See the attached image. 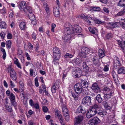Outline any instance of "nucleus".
I'll list each match as a JSON object with an SVG mask.
<instances>
[{
	"label": "nucleus",
	"instance_id": "nucleus-28",
	"mask_svg": "<svg viewBox=\"0 0 125 125\" xmlns=\"http://www.w3.org/2000/svg\"><path fill=\"white\" fill-rule=\"evenodd\" d=\"M99 57L102 58L105 56V54L103 50L101 49H99L98 51Z\"/></svg>",
	"mask_w": 125,
	"mask_h": 125
},
{
	"label": "nucleus",
	"instance_id": "nucleus-3",
	"mask_svg": "<svg viewBox=\"0 0 125 125\" xmlns=\"http://www.w3.org/2000/svg\"><path fill=\"white\" fill-rule=\"evenodd\" d=\"M53 52L54 58L53 61L54 62H56L60 58V51L58 47H55L53 48Z\"/></svg>",
	"mask_w": 125,
	"mask_h": 125
},
{
	"label": "nucleus",
	"instance_id": "nucleus-64",
	"mask_svg": "<svg viewBox=\"0 0 125 125\" xmlns=\"http://www.w3.org/2000/svg\"><path fill=\"white\" fill-rule=\"evenodd\" d=\"M42 109L43 111L45 112H47L48 110L47 108L45 106H43Z\"/></svg>",
	"mask_w": 125,
	"mask_h": 125
},
{
	"label": "nucleus",
	"instance_id": "nucleus-15",
	"mask_svg": "<svg viewBox=\"0 0 125 125\" xmlns=\"http://www.w3.org/2000/svg\"><path fill=\"white\" fill-rule=\"evenodd\" d=\"M91 89L96 92H100V89L97 84L96 83H94L92 84Z\"/></svg>",
	"mask_w": 125,
	"mask_h": 125
},
{
	"label": "nucleus",
	"instance_id": "nucleus-37",
	"mask_svg": "<svg viewBox=\"0 0 125 125\" xmlns=\"http://www.w3.org/2000/svg\"><path fill=\"white\" fill-rule=\"evenodd\" d=\"M82 59L80 57L75 59V63L78 65H79L81 64L82 63Z\"/></svg>",
	"mask_w": 125,
	"mask_h": 125
},
{
	"label": "nucleus",
	"instance_id": "nucleus-18",
	"mask_svg": "<svg viewBox=\"0 0 125 125\" xmlns=\"http://www.w3.org/2000/svg\"><path fill=\"white\" fill-rule=\"evenodd\" d=\"M19 6V9L21 11H23L27 7L25 2L24 1H21L20 3Z\"/></svg>",
	"mask_w": 125,
	"mask_h": 125
},
{
	"label": "nucleus",
	"instance_id": "nucleus-51",
	"mask_svg": "<svg viewBox=\"0 0 125 125\" xmlns=\"http://www.w3.org/2000/svg\"><path fill=\"white\" fill-rule=\"evenodd\" d=\"M10 77L13 80L16 81L17 79V75L16 73L10 76Z\"/></svg>",
	"mask_w": 125,
	"mask_h": 125
},
{
	"label": "nucleus",
	"instance_id": "nucleus-13",
	"mask_svg": "<svg viewBox=\"0 0 125 125\" xmlns=\"http://www.w3.org/2000/svg\"><path fill=\"white\" fill-rule=\"evenodd\" d=\"M73 31L74 33H79L81 32L82 28L81 27L77 25H74L73 27Z\"/></svg>",
	"mask_w": 125,
	"mask_h": 125
},
{
	"label": "nucleus",
	"instance_id": "nucleus-39",
	"mask_svg": "<svg viewBox=\"0 0 125 125\" xmlns=\"http://www.w3.org/2000/svg\"><path fill=\"white\" fill-rule=\"evenodd\" d=\"M115 81V82L116 79H117L118 75L114 71H112L111 73Z\"/></svg>",
	"mask_w": 125,
	"mask_h": 125
},
{
	"label": "nucleus",
	"instance_id": "nucleus-7",
	"mask_svg": "<svg viewBox=\"0 0 125 125\" xmlns=\"http://www.w3.org/2000/svg\"><path fill=\"white\" fill-rule=\"evenodd\" d=\"M90 125H98L101 122L100 120L97 117H95L90 120Z\"/></svg>",
	"mask_w": 125,
	"mask_h": 125
},
{
	"label": "nucleus",
	"instance_id": "nucleus-58",
	"mask_svg": "<svg viewBox=\"0 0 125 125\" xmlns=\"http://www.w3.org/2000/svg\"><path fill=\"white\" fill-rule=\"evenodd\" d=\"M7 37L8 39H11L12 38V34L9 33H8L7 35Z\"/></svg>",
	"mask_w": 125,
	"mask_h": 125
},
{
	"label": "nucleus",
	"instance_id": "nucleus-57",
	"mask_svg": "<svg viewBox=\"0 0 125 125\" xmlns=\"http://www.w3.org/2000/svg\"><path fill=\"white\" fill-rule=\"evenodd\" d=\"M88 29L93 34H95V31L91 27H89Z\"/></svg>",
	"mask_w": 125,
	"mask_h": 125
},
{
	"label": "nucleus",
	"instance_id": "nucleus-20",
	"mask_svg": "<svg viewBox=\"0 0 125 125\" xmlns=\"http://www.w3.org/2000/svg\"><path fill=\"white\" fill-rule=\"evenodd\" d=\"M6 71L7 73H10V76L16 73L14 70L12 68L10 67L7 68L6 69Z\"/></svg>",
	"mask_w": 125,
	"mask_h": 125
},
{
	"label": "nucleus",
	"instance_id": "nucleus-41",
	"mask_svg": "<svg viewBox=\"0 0 125 125\" xmlns=\"http://www.w3.org/2000/svg\"><path fill=\"white\" fill-rule=\"evenodd\" d=\"M62 111L63 113L65 114L66 113H69L68 110L66 107V105L62 106Z\"/></svg>",
	"mask_w": 125,
	"mask_h": 125
},
{
	"label": "nucleus",
	"instance_id": "nucleus-4",
	"mask_svg": "<svg viewBox=\"0 0 125 125\" xmlns=\"http://www.w3.org/2000/svg\"><path fill=\"white\" fill-rule=\"evenodd\" d=\"M72 74L73 76L78 78L82 74V72L81 68H77L75 70H73Z\"/></svg>",
	"mask_w": 125,
	"mask_h": 125
},
{
	"label": "nucleus",
	"instance_id": "nucleus-43",
	"mask_svg": "<svg viewBox=\"0 0 125 125\" xmlns=\"http://www.w3.org/2000/svg\"><path fill=\"white\" fill-rule=\"evenodd\" d=\"M87 22L89 25L91 24L92 21L93 20L92 18L90 16H87L86 19Z\"/></svg>",
	"mask_w": 125,
	"mask_h": 125
},
{
	"label": "nucleus",
	"instance_id": "nucleus-30",
	"mask_svg": "<svg viewBox=\"0 0 125 125\" xmlns=\"http://www.w3.org/2000/svg\"><path fill=\"white\" fill-rule=\"evenodd\" d=\"M14 62L15 64L20 69H21V67L20 63L19 62V60L18 59L15 58L14 59Z\"/></svg>",
	"mask_w": 125,
	"mask_h": 125
},
{
	"label": "nucleus",
	"instance_id": "nucleus-2",
	"mask_svg": "<svg viewBox=\"0 0 125 125\" xmlns=\"http://www.w3.org/2000/svg\"><path fill=\"white\" fill-rule=\"evenodd\" d=\"M64 27V30L65 35H70L73 33V27L69 23L65 24Z\"/></svg>",
	"mask_w": 125,
	"mask_h": 125
},
{
	"label": "nucleus",
	"instance_id": "nucleus-46",
	"mask_svg": "<svg viewBox=\"0 0 125 125\" xmlns=\"http://www.w3.org/2000/svg\"><path fill=\"white\" fill-rule=\"evenodd\" d=\"M5 109L7 111L9 112H11L12 111L11 107L7 105H5Z\"/></svg>",
	"mask_w": 125,
	"mask_h": 125
},
{
	"label": "nucleus",
	"instance_id": "nucleus-52",
	"mask_svg": "<svg viewBox=\"0 0 125 125\" xmlns=\"http://www.w3.org/2000/svg\"><path fill=\"white\" fill-rule=\"evenodd\" d=\"M73 56V55L71 54H69V53H66L65 55H64V57L65 58H72Z\"/></svg>",
	"mask_w": 125,
	"mask_h": 125
},
{
	"label": "nucleus",
	"instance_id": "nucleus-48",
	"mask_svg": "<svg viewBox=\"0 0 125 125\" xmlns=\"http://www.w3.org/2000/svg\"><path fill=\"white\" fill-rule=\"evenodd\" d=\"M118 5L120 6H125V2L124 0H120L119 2Z\"/></svg>",
	"mask_w": 125,
	"mask_h": 125
},
{
	"label": "nucleus",
	"instance_id": "nucleus-33",
	"mask_svg": "<svg viewBox=\"0 0 125 125\" xmlns=\"http://www.w3.org/2000/svg\"><path fill=\"white\" fill-rule=\"evenodd\" d=\"M96 99L98 102L99 103H101L103 101V99L100 94H98L96 96Z\"/></svg>",
	"mask_w": 125,
	"mask_h": 125
},
{
	"label": "nucleus",
	"instance_id": "nucleus-53",
	"mask_svg": "<svg viewBox=\"0 0 125 125\" xmlns=\"http://www.w3.org/2000/svg\"><path fill=\"white\" fill-rule=\"evenodd\" d=\"M117 23L116 22L115 23H111V28H115L117 26Z\"/></svg>",
	"mask_w": 125,
	"mask_h": 125
},
{
	"label": "nucleus",
	"instance_id": "nucleus-60",
	"mask_svg": "<svg viewBox=\"0 0 125 125\" xmlns=\"http://www.w3.org/2000/svg\"><path fill=\"white\" fill-rule=\"evenodd\" d=\"M104 90L107 92H109L110 91V89L108 87H104Z\"/></svg>",
	"mask_w": 125,
	"mask_h": 125
},
{
	"label": "nucleus",
	"instance_id": "nucleus-1",
	"mask_svg": "<svg viewBox=\"0 0 125 125\" xmlns=\"http://www.w3.org/2000/svg\"><path fill=\"white\" fill-rule=\"evenodd\" d=\"M102 107L100 105L95 104L91 107H90L88 110L86 114L87 118L92 117L97 113L98 111L101 110Z\"/></svg>",
	"mask_w": 125,
	"mask_h": 125
},
{
	"label": "nucleus",
	"instance_id": "nucleus-34",
	"mask_svg": "<svg viewBox=\"0 0 125 125\" xmlns=\"http://www.w3.org/2000/svg\"><path fill=\"white\" fill-rule=\"evenodd\" d=\"M119 59L117 58L115 62V63H114V66L115 67L119 68L120 66V62L119 60Z\"/></svg>",
	"mask_w": 125,
	"mask_h": 125
},
{
	"label": "nucleus",
	"instance_id": "nucleus-14",
	"mask_svg": "<svg viewBox=\"0 0 125 125\" xmlns=\"http://www.w3.org/2000/svg\"><path fill=\"white\" fill-rule=\"evenodd\" d=\"M83 117L82 116H78L75 118V120L74 122V125H77L80 123L83 120Z\"/></svg>",
	"mask_w": 125,
	"mask_h": 125
},
{
	"label": "nucleus",
	"instance_id": "nucleus-63",
	"mask_svg": "<svg viewBox=\"0 0 125 125\" xmlns=\"http://www.w3.org/2000/svg\"><path fill=\"white\" fill-rule=\"evenodd\" d=\"M30 74L31 76L33 75V73H34L35 72H34L33 70L32 69H30Z\"/></svg>",
	"mask_w": 125,
	"mask_h": 125
},
{
	"label": "nucleus",
	"instance_id": "nucleus-55",
	"mask_svg": "<svg viewBox=\"0 0 125 125\" xmlns=\"http://www.w3.org/2000/svg\"><path fill=\"white\" fill-rule=\"evenodd\" d=\"M120 46L121 47L122 49L124 50V48H125V41H124L123 42H122Z\"/></svg>",
	"mask_w": 125,
	"mask_h": 125
},
{
	"label": "nucleus",
	"instance_id": "nucleus-9",
	"mask_svg": "<svg viewBox=\"0 0 125 125\" xmlns=\"http://www.w3.org/2000/svg\"><path fill=\"white\" fill-rule=\"evenodd\" d=\"M89 51V49L85 47H82L80 53L81 56L83 58H85Z\"/></svg>",
	"mask_w": 125,
	"mask_h": 125
},
{
	"label": "nucleus",
	"instance_id": "nucleus-23",
	"mask_svg": "<svg viewBox=\"0 0 125 125\" xmlns=\"http://www.w3.org/2000/svg\"><path fill=\"white\" fill-rule=\"evenodd\" d=\"M18 51L17 55L18 57L20 59H23V61H24V58L23 56L22 50L21 49L19 48L18 49Z\"/></svg>",
	"mask_w": 125,
	"mask_h": 125
},
{
	"label": "nucleus",
	"instance_id": "nucleus-36",
	"mask_svg": "<svg viewBox=\"0 0 125 125\" xmlns=\"http://www.w3.org/2000/svg\"><path fill=\"white\" fill-rule=\"evenodd\" d=\"M125 14V9H123V10L118 12L117 14L115 15V16H121L124 15Z\"/></svg>",
	"mask_w": 125,
	"mask_h": 125
},
{
	"label": "nucleus",
	"instance_id": "nucleus-50",
	"mask_svg": "<svg viewBox=\"0 0 125 125\" xmlns=\"http://www.w3.org/2000/svg\"><path fill=\"white\" fill-rule=\"evenodd\" d=\"M37 34V32L36 31H34L32 34V38L34 40H35Z\"/></svg>",
	"mask_w": 125,
	"mask_h": 125
},
{
	"label": "nucleus",
	"instance_id": "nucleus-22",
	"mask_svg": "<svg viewBox=\"0 0 125 125\" xmlns=\"http://www.w3.org/2000/svg\"><path fill=\"white\" fill-rule=\"evenodd\" d=\"M102 104L103 105L105 108L107 109H110L111 108V106L110 104H108L106 100L104 101L102 103Z\"/></svg>",
	"mask_w": 125,
	"mask_h": 125
},
{
	"label": "nucleus",
	"instance_id": "nucleus-11",
	"mask_svg": "<svg viewBox=\"0 0 125 125\" xmlns=\"http://www.w3.org/2000/svg\"><path fill=\"white\" fill-rule=\"evenodd\" d=\"M9 98L11 104L14 106H16V104L15 101V96L14 95L13 93H11L9 96Z\"/></svg>",
	"mask_w": 125,
	"mask_h": 125
},
{
	"label": "nucleus",
	"instance_id": "nucleus-62",
	"mask_svg": "<svg viewBox=\"0 0 125 125\" xmlns=\"http://www.w3.org/2000/svg\"><path fill=\"white\" fill-rule=\"evenodd\" d=\"M103 10L104 11L107 13H109V10L107 8L104 7L103 8Z\"/></svg>",
	"mask_w": 125,
	"mask_h": 125
},
{
	"label": "nucleus",
	"instance_id": "nucleus-12",
	"mask_svg": "<svg viewBox=\"0 0 125 125\" xmlns=\"http://www.w3.org/2000/svg\"><path fill=\"white\" fill-rule=\"evenodd\" d=\"M100 57L98 55L94 56L93 59V63L95 66H98L100 65L99 59Z\"/></svg>",
	"mask_w": 125,
	"mask_h": 125
},
{
	"label": "nucleus",
	"instance_id": "nucleus-5",
	"mask_svg": "<svg viewBox=\"0 0 125 125\" xmlns=\"http://www.w3.org/2000/svg\"><path fill=\"white\" fill-rule=\"evenodd\" d=\"M83 86L80 83L75 84L74 87V90L76 93L78 94H80L82 92Z\"/></svg>",
	"mask_w": 125,
	"mask_h": 125
},
{
	"label": "nucleus",
	"instance_id": "nucleus-40",
	"mask_svg": "<svg viewBox=\"0 0 125 125\" xmlns=\"http://www.w3.org/2000/svg\"><path fill=\"white\" fill-rule=\"evenodd\" d=\"M110 103H111L110 105L111 107L113 105L116 104L117 103V101L115 98L112 99L111 100Z\"/></svg>",
	"mask_w": 125,
	"mask_h": 125
},
{
	"label": "nucleus",
	"instance_id": "nucleus-54",
	"mask_svg": "<svg viewBox=\"0 0 125 125\" xmlns=\"http://www.w3.org/2000/svg\"><path fill=\"white\" fill-rule=\"evenodd\" d=\"M33 106L36 109L38 110H40V106L39 104L38 103H35L34 104Z\"/></svg>",
	"mask_w": 125,
	"mask_h": 125
},
{
	"label": "nucleus",
	"instance_id": "nucleus-45",
	"mask_svg": "<svg viewBox=\"0 0 125 125\" xmlns=\"http://www.w3.org/2000/svg\"><path fill=\"white\" fill-rule=\"evenodd\" d=\"M94 21L95 23L97 24H104V22L100 20L99 19H94Z\"/></svg>",
	"mask_w": 125,
	"mask_h": 125
},
{
	"label": "nucleus",
	"instance_id": "nucleus-32",
	"mask_svg": "<svg viewBox=\"0 0 125 125\" xmlns=\"http://www.w3.org/2000/svg\"><path fill=\"white\" fill-rule=\"evenodd\" d=\"M62 38L64 41L67 42L70 40L71 36L70 35H65L63 37H62Z\"/></svg>",
	"mask_w": 125,
	"mask_h": 125
},
{
	"label": "nucleus",
	"instance_id": "nucleus-47",
	"mask_svg": "<svg viewBox=\"0 0 125 125\" xmlns=\"http://www.w3.org/2000/svg\"><path fill=\"white\" fill-rule=\"evenodd\" d=\"M120 24L123 28H124L125 27V21L123 19L121 20L120 21Z\"/></svg>",
	"mask_w": 125,
	"mask_h": 125
},
{
	"label": "nucleus",
	"instance_id": "nucleus-49",
	"mask_svg": "<svg viewBox=\"0 0 125 125\" xmlns=\"http://www.w3.org/2000/svg\"><path fill=\"white\" fill-rule=\"evenodd\" d=\"M113 34L111 33H107L105 35L106 38L107 39L112 38L113 37Z\"/></svg>",
	"mask_w": 125,
	"mask_h": 125
},
{
	"label": "nucleus",
	"instance_id": "nucleus-10",
	"mask_svg": "<svg viewBox=\"0 0 125 125\" xmlns=\"http://www.w3.org/2000/svg\"><path fill=\"white\" fill-rule=\"evenodd\" d=\"M60 82L58 80L56 81V82L51 87V90L52 93H55L56 90L58 89L60 87Z\"/></svg>",
	"mask_w": 125,
	"mask_h": 125
},
{
	"label": "nucleus",
	"instance_id": "nucleus-26",
	"mask_svg": "<svg viewBox=\"0 0 125 125\" xmlns=\"http://www.w3.org/2000/svg\"><path fill=\"white\" fill-rule=\"evenodd\" d=\"M117 72L118 74H125V68L122 67L118 69Z\"/></svg>",
	"mask_w": 125,
	"mask_h": 125
},
{
	"label": "nucleus",
	"instance_id": "nucleus-31",
	"mask_svg": "<svg viewBox=\"0 0 125 125\" xmlns=\"http://www.w3.org/2000/svg\"><path fill=\"white\" fill-rule=\"evenodd\" d=\"M60 101L61 102L62 106L64 105H66V100L65 98L64 97L63 98H62L61 97H60Z\"/></svg>",
	"mask_w": 125,
	"mask_h": 125
},
{
	"label": "nucleus",
	"instance_id": "nucleus-8",
	"mask_svg": "<svg viewBox=\"0 0 125 125\" xmlns=\"http://www.w3.org/2000/svg\"><path fill=\"white\" fill-rule=\"evenodd\" d=\"M55 115L56 117L57 116L58 117L60 123L63 125H65V124L64 123H63V117L62 116L60 112L58 110H56L55 111Z\"/></svg>",
	"mask_w": 125,
	"mask_h": 125
},
{
	"label": "nucleus",
	"instance_id": "nucleus-17",
	"mask_svg": "<svg viewBox=\"0 0 125 125\" xmlns=\"http://www.w3.org/2000/svg\"><path fill=\"white\" fill-rule=\"evenodd\" d=\"M81 84L82 85H83V87L86 88L88 87V81L87 79H82L81 81Z\"/></svg>",
	"mask_w": 125,
	"mask_h": 125
},
{
	"label": "nucleus",
	"instance_id": "nucleus-38",
	"mask_svg": "<svg viewBox=\"0 0 125 125\" xmlns=\"http://www.w3.org/2000/svg\"><path fill=\"white\" fill-rule=\"evenodd\" d=\"M29 18L31 21L34 20H35V17L32 12L28 14Z\"/></svg>",
	"mask_w": 125,
	"mask_h": 125
},
{
	"label": "nucleus",
	"instance_id": "nucleus-24",
	"mask_svg": "<svg viewBox=\"0 0 125 125\" xmlns=\"http://www.w3.org/2000/svg\"><path fill=\"white\" fill-rule=\"evenodd\" d=\"M114 93L113 91H111L110 92V94H105L104 95V99H106L110 98L112 97V94Z\"/></svg>",
	"mask_w": 125,
	"mask_h": 125
},
{
	"label": "nucleus",
	"instance_id": "nucleus-42",
	"mask_svg": "<svg viewBox=\"0 0 125 125\" xmlns=\"http://www.w3.org/2000/svg\"><path fill=\"white\" fill-rule=\"evenodd\" d=\"M12 44V42L10 40H8L6 42V45L7 48L8 49H10L11 47Z\"/></svg>",
	"mask_w": 125,
	"mask_h": 125
},
{
	"label": "nucleus",
	"instance_id": "nucleus-59",
	"mask_svg": "<svg viewBox=\"0 0 125 125\" xmlns=\"http://www.w3.org/2000/svg\"><path fill=\"white\" fill-rule=\"evenodd\" d=\"M73 97H74L75 99L77 100L78 99V96L76 95L74 93H72Z\"/></svg>",
	"mask_w": 125,
	"mask_h": 125
},
{
	"label": "nucleus",
	"instance_id": "nucleus-25",
	"mask_svg": "<svg viewBox=\"0 0 125 125\" xmlns=\"http://www.w3.org/2000/svg\"><path fill=\"white\" fill-rule=\"evenodd\" d=\"M102 109L97 112L98 114L101 117H103L106 115V112L105 111H103V108L102 107Z\"/></svg>",
	"mask_w": 125,
	"mask_h": 125
},
{
	"label": "nucleus",
	"instance_id": "nucleus-56",
	"mask_svg": "<svg viewBox=\"0 0 125 125\" xmlns=\"http://www.w3.org/2000/svg\"><path fill=\"white\" fill-rule=\"evenodd\" d=\"M92 10L95 11H99L100 10V9L99 7H95L93 8Z\"/></svg>",
	"mask_w": 125,
	"mask_h": 125
},
{
	"label": "nucleus",
	"instance_id": "nucleus-61",
	"mask_svg": "<svg viewBox=\"0 0 125 125\" xmlns=\"http://www.w3.org/2000/svg\"><path fill=\"white\" fill-rule=\"evenodd\" d=\"M14 90L15 91L17 92V93H19V92H22V91H23V90H22V89L21 90L20 89H19V90H18V89L16 88H14Z\"/></svg>",
	"mask_w": 125,
	"mask_h": 125
},
{
	"label": "nucleus",
	"instance_id": "nucleus-27",
	"mask_svg": "<svg viewBox=\"0 0 125 125\" xmlns=\"http://www.w3.org/2000/svg\"><path fill=\"white\" fill-rule=\"evenodd\" d=\"M23 11L27 13V14H28V13L29 14L32 12V8L31 7L27 6L26 7Z\"/></svg>",
	"mask_w": 125,
	"mask_h": 125
},
{
	"label": "nucleus",
	"instance_id": "nucleus-44",
	"mask_svg": "<svg viewBox=\"0 0 125 125\" xmlns=\"http://www.w3.org/2000/svg\"><path fill=\"white\" fill-rule=\"evenodd\" d=\"M7 27L5 22H2L0 23V28H6Z\"/></svg>",
	"mask_w": 125,
	"mask_h": 125
},
{
	"label": "nucleus",
	"instance_id": "nucleus-29",
	"mask_svg": "<svg viewBox=\"0 0 125 125\" xmlns=\"http://www.w3.org/2000/svg\"><path fill=\"white\" fill-rule=\"evenodd\" d=\"M26 24L25 22H21L20 24V27L21 30H24L26 28Z\"/></svg>",
	"mask_w": 125,
	"mask_h": 125
},
{
	"label": "nucleus",
	"instance_id": "nucleus-16",
	"mask_svg": "<svg viewBox=\"0 0 125 125\" xmlns=\"http://www.w3.org/2000/svg\"><path fill=\"white\" fill-rule=\"evenodd\" d=\"M86 112L84 107L82 105L79 106L76 112V113H81L83 114L85 113Z\"/></svg>",
	"mask_w": 125,
	"mask_h": 125
},
{
	"label": "nucleus",
	"instance_id": "nucleus-21",
	"mask_svg": "<svg viewBox=\"0 0 125 125\" xmlns=\"http://www.w3.org/2000/svg\"><path fill=\"white\" fill-rule=\"evenodd\" d=\"M43 5L47 15L48 16L49 15L50 11L48 5L47 3L45 2H44L43 3Z\"/></svg>",
	"mask_w": 125,
	"mask_h": 125
},
{
	"label": "nucleus",
	"instance_id": "nucleus-35",
	"mask_svg": "<svg viewBox=\"0 0 125 125\" xmlns=\"http://www.w3.org/2000/svg\"><path fill=\"white\" fill-rule=\"evenodd\" d=\"M82 66L83 69L85 72H87L88 70V67L86 63L85 62H83V63Z\"/></svg>",
	"mask_w": 125,
	"mask_h": 125
},
{
	"label": "nucleus",
	"instance_id": "nucleus-6",
	"mask_svg": "<svg viewBox=\"0 0 125 125\" xmlns=\"http://www.w3.org/2000/svg\"><path fill=\"white\" fill-rule=\"evenodd\" d=\"M91 97L90 96H86L84 97L82 101V103L88 106L91 104Z\"/></svg>",
	"mask_w": 125,
	"mask_h": 125
},
{
	"label": "nucleus",
	"instance_id": "nucleus-19",
	"mask_svg": "<svg viewBox=\"0 0 125 125\" xmlns=\"http://www.w3.org/2000/svg\"><path fill=\"white\" fill-rule=\"evenodd\" d=\"M59 7L57 6L54 8L53 10L54 14L56 17H58L59 16L60 12L59 9Z\"/></svg>",
	"mask_w": 125,
	"mask_h": 125
}]
</instances>
